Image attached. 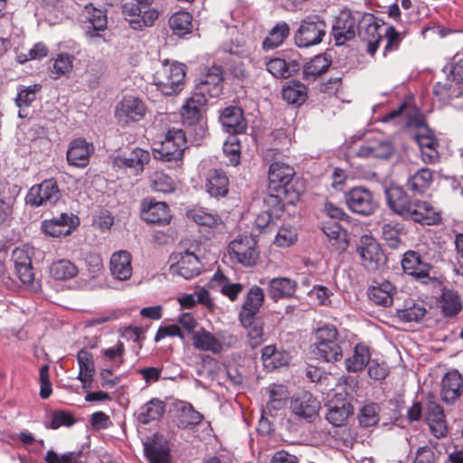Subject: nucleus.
Instances as JSON below:
<instances>
[{"label":"nucleus","instance_id":"obj_15","mask_svg":"<svg viewBox=\"0 0 463 463\" xmlns=\"http://www.w3.org/2000/svg\"><path fill=\"white\" fill-rule=\"evenodd\" d=\"M325 33L326 24L322 20H305L295 35V41L299 47H309L321 43Z\"/></svg>","mask_w":463,"mask_h":463},{"label":"nucleus","instance_id":"obj_39","mask_svg":"<svg viewBox=\"0 0 463 463\" xmlns=\"http://www.w3.org/2000/svg\"><path fill=\"white\" fill-rule=\"evenodd\" d=\"M165 404L158 398H152L142 408L138 414V421L142 424H148L153 420H159L165 413Z\"/></svg>","mask_w":463,"mask_h":463},{"label":"nucleus","instance_id":"obj_51","mask_svg":"<svg viewBox=\"0 0 463 463\" xmlns=\"http://www.w3.org/2000/svg\"><path fill=\"white\" fill-rule=\"evenodd\" d=\"M289 33V28L286 23L277 24L269 32L262 43L264 48H275L280 45Z\"/></svg>","mask_w":463,"mask_h":463},{"label":"nucleus","instance_id":"obj_19","mask_svg":"<svg viewBox=\"0 0 463 463\" xmlns=\"http://www.w3.org/2000/svg\"><path fill=\"white\" fill-rule=\"evenodd\" d=\"M358 17L351 11H342L333 26V36L337 45L344 44L355 35Z\"/></svg>","mask_w":463,"mask_h":463},{"label":"nucleus","instance_id":"obj_57","mask_svg":"<svg viewBox=\"0 0 463 463\" xmlns=\"http://www.w3.org/2000/svg\"><path fill=\"white\" fill-rule=\"evenodd\" d=\"M426 308L422 304H413L411 307L399 310L398 317L405 322H418L424 317Z\"/></svg>","mask_w":463,"mask_h":463},{"label":"nucleus","instance_id":"obj_61","mask_svg":"<svg viewBox=\"0 0 463 463\" xmlns=\"http://www.w3.org/2000/svg\"><path fill=\"white\" fill-rule=\"evenodd\" d=\"M50 366L43 365L39 372L40 380V397L43 400L48 399L52 393V386L49 373Z\"/></svg>","mask_w":463,"mask_h":463},{"label":"nucleus","instance_id":"obj_58","mask_svg":"<svg viewBox=\"0 0 463 463\" xmlns=\"http://www.w3.org/2000/svg\"><path fill=\"white\" fill-rule=\"evenodd\" d=\"M74 57L69 53H61L54 60L52 73L62 76L72 70Z\"/></svg>","mask_w":463,"mask_h":463},{"label":"nucleus","instance_id":"obj_2","mask_svg":"<svg viewBox=\"0 0 463 463\" xmlns=\"http://www.w3.org/2000/svg\"><path fill=\"white\" fill-rule=\"evenodd\" d=\"M390 207L397 214L422 225H437L441 222V212L431 203L423 200H411L399 187L387 191Z\"/></svg>","mask_w":463,"mask_h":463},{"label":"nucleus","instance_id":"obj_41","mask_svg":"<svg viewBox=\"0 0 463 463\" xmlns=\"http://www.w3.org/2000/svg\"><path fill=\"white\" fill-rule=\"evenodd\" d=\"M353 413V406L347 401H341L337 404L330 406L326 420L334 426H343Z\"/></svg>","mask_w":463,"mask_h":463},{"label":"nucleus","instance_id":"obj_46","mask_svg":"<svg viewBox=\"0 0 463 463\" xmlns=\"http://www.w3.org/2000/svg\"><path fill=\"white\" fill-rule=\"evenodd\" d=\"M331 65V60L326 54H319L311 59L304 68L307 80L315 79L326 72Z\"/></svg>","mask_w":463,"mask_h":463},{"label":"nucleus","instance_id":"obj_29","mask_svg":"<svg viewBox=\"0 0 463 463\" xmlns=\"http://www.w3.org/2000/svg\"><path fill=\"white\" fill-rule=\"evenodd\" d=\"M403 270L424 283L430 279V265L420 260V255L415 251H407L402 261Z\"/></svg>","mask_w":463,"mask_h":463},{"label":"nucleus","instance_id":"obj_8","mask_svg":"<svg viewBox=\"0 0 463 463\" xmlns=\"http://www.w3.org/2000/svg\"><path fill=\"white\" fill-rule=\"evenodd\" d=\"M236 342V336L232 334L218 333L215 335L203 328L193 335L194 348L203 352H211L214 354L222 353L224 346L231 347Z\"/></svg>","mask_w":463,"mask_h":463},{"label":"nucleus","instance_id":"obj_3","mask_svg":"<svg viewBox=\"0 0 463 463\" xmlns=\"http://www.w3.org/2000/svg\"><path fill=\"white\" fill-rule=\"evenodd\" d=\"M260 287L253 286L247 294L239 320L243 328L247 330L249 345L252 349L260 345Z\"/></svg>","mask_w":463,"mask_h":463},{"label":"nucleus","instance_id":"obj_26","mask_svg":"<svg viewBox=\"0 0 463 463\" xmlns=\"http://www.w3.org/2000/svg\"><path fill=\"white\" fill-rule=\"evenodd\" d=\"M109 269L113 278L125 281L132 275V257L128 250L114 252L110 257Z\"/></svg>","mask_w":463,"mask_h":463},{"label":"nucleus","instance_id":"obj_12","mask_svg":"<svg viewBox=\"0 0 463 463\" xmlns=\"http://www.w3.org/2000/svg\"><path fill=\"white\" fill-rule=\"evenodd\" d=\"M223 71L220 66L209 68L195 84L194 93L206 101L209 98L218 97L223 89Z\"/></svg>","mask_w":463,"mask_h":463},{"label":"nucleus","instance_id":"obj_30","mask_svg":"<svg viewBox=\"0 0 463 463\" xmlns=\"http://www.w3.org/2000/svg\"><path fill=\"white\" fill-rule=\"evenodd\" d=\"M206 103L204 98L194 92L182 107L181 116L184 125H196L202 117V109Z\"/></svg>","mask_w":463,"mask_h":463},{"label":"nucleus","instance_id":"obj_62","mask_svg":"<svg viewBox=\"0 0 463 463\" xmlns=\"http://www.w3.org/2000/svg\"><path fill=\"white\" fill-rule=\"evenodd\" d=\"M76 422L73 415L65 411H56L52 413L50 427L52 430H57L61 426L71 427Z\"/></svg>","mask_w":463,"mask_h":463},{"label":"nucleus","instance_id":"obj_6","mask_svg":"<svg viewBox=\"0 0 463 463\" xmlns=\"http://www.w3.org/2000/svg\"><path fill=\"white\" fill-rule=\"evenodd\" d=\"M316 355L325 362L334 363L342 359L343 351L338 341L337 329L324 326L316 331Z\"/></svg>","mask_w":463,"mask_h":463},{"label":"nucleus","instance_id":"obj_32","mask_svg":"<svg viewBox=\"0 0 463 463\" xmlns=\"http://www.w3.org/2000/svg\"><path fill=\"white\" fill-rule=\"evenodd\" d=\"M291 408L296 415L311 420L317 415L320 404L310 393H304L292 402Z\"/></svg>","mask_w":463,"mask_h":463},{"label":"nucleus","instance_id":"obj_43","mask_svg":"<svg viewBox=\"0 0 463 463\" xmlns=\"http://www.w3.org/2000/svg\"><path fill=\"white\" fill-rule=\"evenodd\" d=\"M439 307L445 317L458 315L462 309L458 294L450 289H444L439 298Z\"/></svg>","mask_w":463,"mask_h":463},{"label":"nucleus","instance_id":"obj_9","mask_svg":"<svg viewBox=\"0 0 463 463\" xmlns=\"http://www.w3.org/2000/svg\"><path fill=\"white\" fill-rule=\"evenodd\" d=\"M61 197V191L55 178L43 180L39 184L33 185L28 191L25 202L33 207L54 204Z\"/></svg>","mask_w":463,"mask_h":463},{"label":"nucleus","instance_id":"obj_49","mask_svg":"<svg viewBox=\"0 0 463 463\" xmlns=\"http://www.w3.org/2000/svg\"><path fill=\"white\" fill-rule=\"evenodd\" d=\"M393 292V286L390 282L384 281L379 286L371 288L369 297L374 303L387 307L392 303Z\"/></svg>","mask_w":463,"mask_h":463},{"label":"nucleus","instance_id":"obj_21","mask_svg":"<svg viewBox=\"0 0 463 463\" xmlns=\"http://www.w3.org/2000/svg\"><path fill=\"white\" fill-rule=\"evenodd\" d=\"M415 140L420 151V158L425 164H434L438 161L439 142L434 133L428 128H420L415 135Z\"/></svg>","mask_w":463,"mask_h":463},{"label":"nucleus","instance_id":"obj_37","mask_svg":"<svg viewBox=\"0 0 463 463\" xmlns=\"http://www.w3.org/2000/svg\"><path fill=\"white\" fill-rule=\"evenodd\" d=\"M371 353L364 344H357L350 356L345 359V368L348 372H359L369 363Z\"/></svg>","mask_w":463,"mask_h":463},{"label":"nucleus","instance_id":"obj_60","mask_svg":"<svg viewBox=\"0 0 463 463\" xmlns=\"http://www.w3.org/2000/svg\"><path fill=\"white\" fill-rule=\"evenodd\" d=\"M446 69L449 71L448 80L455 86L457 93L463 92V59Z\"/></svg>","mask_w":463,"mask_h":463},{"label":"nucleus","instance_id":"obj_44","mask_svg":"<svg viewBox=\"0 0 463 463\" xmlns=\"http://www.w3.org/2000/svg\"><path fill=\"white\" fill-rule=\"evenodd\" d=\"M296 288L295 281L289 279H274L269 283V294L275 300L288 298L295 293Z\"/></svg>","mask_w":463,"mask_h":463},{"label":"nucleus","instance_id":"obj_14","mask_svg":"<svg viewBox=\"0 0 463 463\" xmlns=\"http://www.w3.org/2000/svg\"><path fill=\"white\" fill-rule=\"evenodd\" d=\"M172 258L175 260V262L170 265V271L173 274L191 279L201 273L203 265L194 252L184 250L175 254Z\"/></svg>","mask_w":463,"mask_h":463},{"label":"nucleus","instance_id":"obj_55","mask_svg":"<svg viewBox=\"0 0 463 463\" xmlns=\"http://www.w3.org/2000/svg\"><path fill=\"white\" fill-rule=\"evenodd\" d=\"M298 241V233L294 227L282 226L274 240V244L280 248H287Z\"/></svg>","mask_w":463,"mask_h":463},{"label":"nucleus","instance_id":"obj_11","mask_svg":"<svg viewBox=\"0 0 463 463\" xmlns=\"http://www.w3.org/2000/svg\"><path fill=\"white\" fill-rule=\"evenodd\" d=\"M362 264L368 270H376L384 265L386 257L375 239L369 235L360 238L356 248Z\"/></svg>","mask_w":463,"mask_h":463},{"label":"nucleus","instance_id":"obj_59","mask_svg":"<svg viewBox=\"0 0 463 463\" xmlns=\"http://www.w3.org/2000/svg\"><path fill=\"white\" fill-rule=\"evenodd\" d=\"M383 238L391 248H397L401 243V228L399 224L385 223L383 226Z\"/></svg>","mask_w":463,"mask_h":463},{"label":"nucleus","instance_id":"obj_33","mask_svg":"<svg viewBox=\"0 0 463 463\" xmlns=\"http://www.w3.org/2000/svg\"><path fill=\"white\" fill-rule=\"evenodd\" d=\"M323 231L335 250L342 252L347 249L348 234L338 222L333 221L326 222Z\"/></svg>","mask_w":463,"mask_h":463},{"label":"nucleus","instance_id":"obj_54","mask_svg":"<svg viewBox=\"0 0 463 463\" xmlns=\"http://www.w3.org/2000/svg\"><path fill=\"white\" fill-rule=\"evenodd\" d=\"M41 89L42 86L40 84H34L19 90L15 99L16 105L20 108L19 117H25V115L22 114V109L31 106L36 99V93L40 91Z\"/></svg>","mask_w":463,"mask_h":463},{"label":"nucleus","instance_id":"obj_40","mask_svg":"<svg viewBox=\"0 0 463 463\" xmlns=\"http://www.w3.org/2000/svg\"><path fill=\"white\" fill-rule=\"evenodd\" d=\"M281 94L288 104L301 105L307 99V88L300 81L289 80L283 86Z\"/></svg>","mask_w":463,"mask_h":463},{"label":"nucleus","instance_id":"obj_38","mask_svg":"<svg viewBox=\"0 0 463 463\" xmlns=\"http://www.w3.org/2000/svg\"><path fill=\"white\" fill-rule=\"evenodd\" d=\"M290 356L285 351H277L275 346L267 345L262 349V366L268 370H273L289 362Z\"/></svg>","mask_w":463,"mask_h":463},{"label":"nucleus","instance_id":"obj_1","mask_svg":"<svg viewBox=\"0 0 463 463\" xmlns=\"http://www.w3.org/2000/svg\"><path fill=\"white\" fill-rule=\"evenodd\" d=\"M295 169L285 163L274 162L268 171L267 203H276L274 213L284 211L285 203L295 204L304 191L303 182L295 178Z\"/></svg>","mask_w":463,"mask_h":463},{"label":"nucleus","instance_id":"obj_50","mask_svg":"<svg viewBox=\"0 0 463 463\" xmlns=\"http://www.w3.org/2000/svg\"><path fill=\"white\" fill-rule=\"evenodd\" d=\"M150 187L154 192L169 194L175 190V183L164 172L156 171L150 177Z\"/></svg>","mask_w":463,"mask_h":463},{"label":"nucleus","instance_id":"obj_7","mask_svg":"<svg viewBox=\"0 0 463 463\" xmlns=\"http://www.w3.org/2000/svg\"><path fill=\"white\" fill-rule=\"evenodd\" d=\"M345 199L351 212L364 216L373 214L379 206L375 194L370 189L364 186L351 188L345 193Z\"/></svg>","mask_w":463,"mask_h":463},{"label":"nucleus","instance_id":"obj_13","mask_svg":"<svg viewBox=\"0 0 463 463\" xmlns=\"http://www.w3.org/2000/svg\"><path fill=\"white\" fill-rule=\"evenodd\" d=\"M256 241L251 236H240L230 242L229 255L244 266H252L259 256Z\"/></svg>","mask_w":463,"mask_h":463},{"label":"nucleus","instance_id":"obj_24","mask_svg":"<svg viewBox=\"0 0 463 463\" xmlns=\"http://www.w3.org/2000/svg\"><path fill=\"white\" fill-rule=\"evenodd\" d=\"M463 380L457 370L449 371L440 383L439 395L446 403H454L461 395Z\"/></svg>","mask_w":463,"mask_h":463},{"label":"nucleus","instance_id":"obj_48","mask_svg":"<svg viewBox=\"0 0 463 463\" xmlns=\"http://www.w3.org/2000/svg\"><path fill=\"white\" fill-rule=\"evenodd\" d=\"M193 17L190 13L179 11L169 18V25L176 35H184L192 31Z\"/></svg>","mask_w":463,"mask_h":463},{"label":"nucleus","instance_id":"obj_4","mask_svg":"<svg viewBox=\"0 0 463 463\" xmlns=\"http://www.w3.org/2000/svg\"><path fill=\"white\" fill-rule=\"evenodd\" d=\"M186 66L184 63L167 60L164 61L161 67L153 75L154 83L157 89L166 96L179 93L184 86Z\"/></svg>","mask_w":463,"mask_h":463},{"label":"nucleus","instance_id":"obj_18","mask_svg":"<svg viewBox=\"0 0 463 463\" xmlns=\"http://www.w3.org/2000/svg\"><path fill=\"white\" fill-rule=\"evenodd\" d=\"M95 147L91 142L85 138L78 137L73 139L67 150V161L69 165L83 168L90 163V157L94 153Z\"/></svg>","mask_w":463,"mask_h":463},{"label":"nucleus","instance_id":"obj_56","mask_svg":"<svg viewBox=\"0 0 463 463\" xmlns=\"http://www.w3.org/2000/svg\"><path fill=\"white\" fill-rule=\"evenodd\" d=\"M379 421V406L375 403L364 405L359 414V422L364 427H371Z\"/></svg>","mask_w":463,"mask_h":463},{"label":"nucleus","instance_id":"obj_42","mask_svg":"<svg viewBox=\"0 0 463 463\" xmlns=\"http://www.w3.org/2000/svg\"><path fill=\"white\" fill-rule=\"evenodd\" d=\"M269 401L267 409L269 411H279L285 407L289 392L283 384H273L268 388Z\"/></svg>","mask_w":463,"mask_h":463},{"label":"nucleus","instance_id":"obj_63","mask_svg":"<svg viewBox=\"0 0 463 463\" xmlns=\"http://www.w3.org/2000/svg\"><path fill=\"white\" fill-rule=\"evenodd\" d=\"M102 354L109 360L113 361L115 366L118 368L124 363L122 358L123 354H125L124 344L121 341H118L114 346L104 349Z\"/></svg>","mask_w":463,"mask_h":463},{"label":"nucleus","instance_id":"obj_64","mask_svg":"<svg viewBox=\"0 0 463 463\" xmlns=\"http://www.w3.org/2000/svg\"><path fill=\"white\" fill-rule=\"evenodd\" d=\"M33 254V249L28 245L16 248L12 254V258L14 262V267L21 265H27L32 263V256Z\"/></svg>","mask_w":463,"mask_h":463},{"label":"nucleus","instance_id":"obj_17","mask_svg":"<svg viewBox=\"0 0 463 463\" xmlns=\"http://www.w3.org/2000/svg\"><path fill=\"white\" fill-rule=\"evenodd\" d=\"M150 161V153L140 147H135L128 156H116L112 165L117 169L129 168L134 175L144 171V166Z\"/></svg>","mask_w":463,"mask_h":463},{"label":"nucleus","instance_id":"obj_35","mask_svg":"<svg viewBox=\"0 0 463 463\" xmlns=\"http://www.w3.org/2000/svg\"><path fill=\"white\" fill-rule=\"evenodd\" d=\"M427 421L432 434L439 439L446 436L448 432L447 422L443 409L436 404L431 403L428 407Z\"/></svg>","mask_w":463,"mask_h":463},{"label":"nucleus","instance_id":"obj_10","mask_svg":"<svg viewBox=\"0 0 463 463\" xmlns=\"http://www.w3.org/2000/svg\"><path fill=\"white\" fill-rule=\"evenodd\" d=\"M146 111L147 107L141 99L127 95L116 105L114 115L118 123L128 125L143 119Z\"/></svg>","mask_w":463,"mask_h":463},{"label":"nucleus","instance_id":"obj_31","mask_svg":"<svg viewBox=\"0 0 463 463\" xmlns=\"http://www.w3.org/2000/svg\"><path fill=\"white\" fill-rule=\"evenodd\" d=\"M77 361L79 364L78 379L82 383L84 390L90 389L95 374L93 355L90 351L80 349L77 354Z\"/></svg>","mask_w":463,"mask_h":463},{"label":"nucleus","instance_id":"obj_25","mask_svg":"<svg viewBox=\"0 0 463 463\" xmlns=\"http://www.w3.org/2000/svg\"><path fill=\"white\" fill-rule=\"evenodd\" d=\"M84 16L90 24L86 29V35L89 38L99 36V32L107 29L108 18L105 10L96 8L92 4L85 5Z\"/></svg>","mask_w":463,"mask_h":463},{"label":"nucleus","instance_id":"obj_20","mask_svg":"<svg viewBox=\"0 0 463 463\" xmlns=\"http://www.w3.org/2000/svg\"><path fill=\"white\" fill-rule=\"evenodd\" d=\"M78 225V217L73 214L61 213L57 218L43 221L42 230L49 236L59 238L70 235Z\"/></svg>","mask_w":463,"mask_h":463},{"label":"nucleus","instance_id":"obj_36","mask_svg":"<svg viewBox=\"0 0 463 463\" xmlns=\"http://www.w3.org/2000/svg\"><path fill=\"white\" fill-rule=\"evenodd\" d=\"M267 71L275 78L286 79L299 71V64L296 61L287 62L280 58H273L266 62Z\"/></svg>","mask_w":463,"mask_h":463},{"label":"nucleus","instance_id":"obj_22","mask_svg":"<svg viewBox=\"0 0 463 463\" xmlns=\"http://www.w3.org/2000/svg\"><path fill=\"white\" fill-rule=\"evenodd\" d=\"M395 152L394 145L386 139L373 138L362 145L356 151V156L362 158L388 159Z\"/></svg>","mask_w":463,"mask_h":463},{"label":"nucleus","instance_id":"obj_28","mask_svg":"<svg viewBox=\"0 0 463 463\" xmlns=\"http://www.w3.org/2000/svg\"><path fill=\"white\" fill-rule=\"evenodd\" d=\"M230 181L222 169H212L206 178L205 188L213 197H224L229 193Z\"/></svg>","mask_w":463,"mask_h":463},{"label":"nucleus","instance_id":"obj_16","mask_svg":"<svg viewBox=\"0 0 463 463\" xmlns=\"http://www.w3.org/2000/svg\"><path fill=\"white\" fill-rule=\"evenodd\" d=\"M141 217L146 222L156 225H167L172 220L168 204L151 198H146L142 201Z\"/></svg>","mask_w":463,"mask_h":463},{"label":"nucleus","instance_id":"obj_34","mask_svg":"<svg viewBox=\"0 0 463 463\" xmlns=\"http://www.w3.org/2000/svg\"><path fill=\"white\" fill-rule=\"evenodd\" d=\"M136 15H126V20L129 26L134 30H143L146 27H151L158 19L159 12L153 5H148L145 9H137Z\"/></svg>","mask_w":463,"mask_h":463},{"label":"nucleus","instance_id":"obj_5","mask_svg":"<svg viewBox=\"0 0 463 463\" xmlns=\"http://www.w3.org/2000/svg\"><path fill=\"white\" fill-rule=\"evenodd\" d=\"M187 148L185 134L182 129H169L160 147L155 150V157L168 164V166L181 167L184 154Z\"/></svg>","mask_w":463,"mask_h":463},{"label":"nucleus","instance_id":"obj_53","mask_svg":"<svg viewBox=\"0 0 463 463\" xmlns=\"http://www.w3.org/2000/svg\"><path fill=\"white\" fill-rule=\"evenodd\" d=\"M241 141L238 135H230L223 144V153L232 165H238L241 161Z\"/></svg>","mask_w":463,"mask_h":463},{"label":"nucleus","instance_id":"obj_45","mask_svg":"<svg viewBox=\"0 0 463 463\" xmlns=\"http://www.w3.org/2000/svg\"><path fill=\"white\" fill-rule=\"evenodd\" d=\"M144 450L149 463H171L170 449L166 444L146 443Z\"/></svg>","mask_w":463,"mask_h":463},{"label":"nucleus","instance_id":"obj_47","mask_svg":"<svg viewBox=\"0 0 463 463\" xmlns=\"http://www.w3.org/2000/svg\"><path fill=\"white\" fill-rule=\"evenodd\" d=\"M50 273L57 280H66L75 277L78 269L71 260L62 259L52 264Z\"/></svg>","mask_w":463,"mask_h":463},{"label":"nucleus","instance_id":"obj_52","mask_svg":"<svg viewBox=\"0 0 463 463\" xmlns=\"http://www.w3.org/2000/svg\"><path fill=\"white\" fill-rule=\"evenodd\" d=\"M187 216L198 225L210 228L216 227L221 223V219L218 215L207 213L203 208L188 211Z\"/></svg>","mask_w":463,"mask_h":463},{"label":"nucleus","instance_id":"obj_27","mask_svg":"<svg viewBox=\"0 0 463 463\" xmlns=\"http://www.w3.org/2000/svg\"><path fill=\"white\" fill-rule=\"evenodd\" d=\"M434 182V172L428 167H421L408 176L406 187L413 194L428 192Z\"/></svg>","mask_w":463,"mask_h":463},{"label":"nucleus","instance_id":"obj_23","mask_svg":"<svg viewBox=\"0 0 463 463\" xmlns=\"http://www.w3.org/2000/svg\"><path fill=\"white\" fill-rule=\"evenodd\" d=\"M223 129L230 135H239L245 132L247 121L243 117V111L236 106L225 108L220 116Z\"/></svg>","mask_w":463,"mask_h":463}]
</instances>
